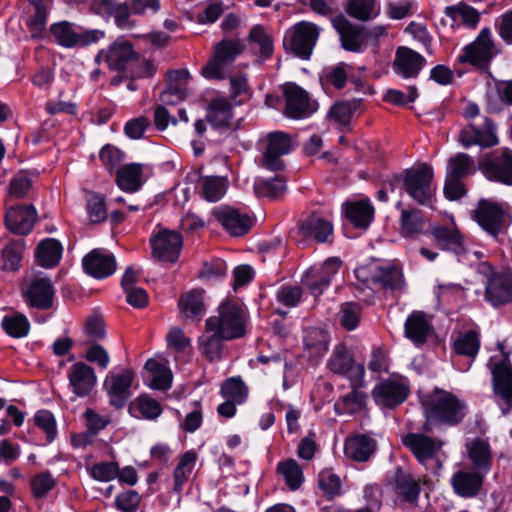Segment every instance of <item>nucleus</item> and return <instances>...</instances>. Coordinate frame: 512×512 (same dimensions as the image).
Masks as SVG:
<instances>
[{
    "instance_id": "nucleus-34",
    "label": "nucleus",
    "mask_w": 512,
    "mask_h": 512,
    "mask_svg": "<svg viewBox=\"0 0 512 512\" xmlns=\"http://www.w3.org/2000/svg\"><path fill=\"white\" fill-rule=\"evenodd\" d=\"M432 331L431 321L423 311H413L405 321V336L416 345H423Z\"/></svg>"
},
{
    "instance_id": "nucleus-5",
    "label": "nucleus",
    "mask_w": 512,
    "mask_h": 512,
    "mask_svg": "<svg viewBox=\"0 0 512 512\" xmlns=\"http://www.w3.org/2000/svg\"><path fill=\"white\" fill-rule=\"evenodd\" d=\"M321 28L313 22L300 21L285 33L283 45L295 56L308 60L317 44Z\"/></svg>"
},
{
    "instance_id": "nucleus-23",
    "label": "nucleus",
    "mask_w": 512,
    "mask_h": 512,
    "mask_svg": "<svg viewBox=\"0 0 512 512\" xmlns=\"http://www.w3.org/2000/svg\"><path fill=\"white\" fill-rule=\"evenodd\" d=\"M301 240L314 239L318 243H325L333 234V224L320 214L313 212L298 222V231Z\"/></svg>"
},
{
    "instance_id": "nucleus-63",
    "label": "nucleus",
    "mask_w": 512,
    "mask_h": 512,
    "mask_svg": "<svg viewBox=\"0 0 512 512\" xmlns=\"http://www.w3.org/2000/svg\"><path fill=\"white\" fill-rule=\"evenodd\" d=\"M221 393L225 399L232 400L240 404L246 398L247 389L241 379L230 378L223 383Z\"/></svg>"
},
{
    "instance_id": "nucleus-56",
    "label": "nucleus",
    "mask_w": 512,
    "mask_h": 512,
    "mask_svg": "<svg viewBox=\"0 0 512 512\" xmlns=\"http://www.w3.org/2000/svg\"><path fill=\"white\" fill-rule=\"evenodd\" d=\"M227 190V180L224 177L208 176L202 179L201 195L209 202L220 200Z\"/></svg>"
},
{
    "instance_id": "nucleus-12",
    "label": "nucleus",
    "mask_w": 512,
    "mask_h": 512,
    "mask_svg": "<svg viewBox=\"0 0 512 512\" xmlns=\"http://www.w3.org/2000/svg\"><path fill=\"white\" fill-rule=\"evenodd\" d=\"M327 368L334 374L346 376L351 385H364V366L355 362L344 344L335 346L327 361Z\"/></svg>"
},
{
    "instance_id": "nucleus-20",
    "label": "nucleus",
    "mask_w": 512,
    "mask_h": 512,
    "mask_svg": "<svg viewBox=\"0 0 512 512\" xmlns=\"http://www.w3.org/2000/svg\"><path fill=\"white\" fill-rule=\"evenodd\" d=\"M402 443L421 464L433 459L444 445L443 441L422 433H408L402 438Z\"/></svg>"
},
{
    "instance_id": "nucleus-31",
    "label": "nucleus",
    "mask_w": 512,
    "mask_h": 512,
    "mask_svg": "<svg viewBox=\"0 0 512 512\" xmlns=\"http://www.w3.org/2000/svg\"><path fill=\"white\" fill-rule=\"evenodd\" d=\"M333 25L340 35L342 47L345 50L359 52L366 40L365 29L349 22L344 17L333 21Z\"/></svg>"
},
{
    "instance_id": "nucleus-35",
    "label": "nucleus",
    "mask_w": 512,
    "mask_h": 512,
    "mask_svg": "<svg viewBox=\"0 0 512 512\" xmlns=\"http://www.w3.org/2000/svg\"><path fill=\"white\" fill-rule=\"evenodd\" d=\"M135 56L136 53L130 42L117 40L105 53V61L111 69L126 72Z\"/></svg>"
},
{
    "instance_id": "nucleus-11",
    "label": "nucleus",
    "mask_w": 512,
    "mask_h": 512,
    "mask_svg": "<svg viewBox=\"0 0 512 512\" xmlns=\"http://www.w3.org/2000/svg\"><path fill=\"white\" fill-rule=\"evenodd\" d=\"M21 294L29 307L47 310L53 306L55 289L48 277L34 275L23 280Z\"/></svg>"
},
{
    "instance_id": "nucleus-41",
    "label": "nucleus",
    "mask_w": 512,
    "mask_h": 512,
    "mask_svg": "<svg viewBox=\"0 0 512 512\" xmlns=\"http://www.w3.org/2000/svg\"><path fill=\"white\" fill-rule=\"evenodd\" d=\"M233 117L232 105L224 97L213 98L208 106L206 119L216 128H227Z\"/></svg>"
},
{
    "instance_id": "nucleus-42",
    "label": "nucleus",
    "mask_w": 512,
    "mask_h": 512,
    "mask_svg": "<svg viewBox=\"0 0 512 512\" xmlns=\"http://www.w3.org/2000/svg\"><path fill=\"white\" fill-rule=\"evenodd\" d=\"M361 102L360 99L337 102L331 106L328 118L339 126L342 131H349L352 116L360 108Z\"/></svg>"
},
{
    "instance_id": "nucleus-54",
    "label": "nucleus",
    "mask_w": 512,
    "mask_h": 512,
    "mask_svg": "<svg viewBox=\"0 0 512 512\" xmlns=\"http://www.w3.org/2000/svg\"><path fill=\"white\" fill-rule=\"evenodd\" d=\"M277 471L284 477L287 486L292 491L300 488L304 481L302 468L294 459L279 462Z\"/></svg>"
},
{
    "instance_id": "nucleus-49",
    "label": "nucleus",
    "mask_w": 512,
    "mask_h": 512,
    "mask_svg": "<svg viewBox=\"0 0 512 512\" xmlns=\"http://www.w3.org/2000/svg\"><path fill=\"white\" fill-rule=\"evenodd\" d=\"M197 454L194 451L185 452L173 473L174 485L173 492L180 494L183 490V485L189 480L190 475L195 467Z\"/></svg>"
},
{
    "instance_id": "nucleus-50",
    "label": "nucleus",
    "mask_w": 512,
    "mask_h": 512,
    "mask_svg": "<svg viewBox=\"0 0 512 512\" xmlns=\"http://www.w3.org/2000/svg\"><path fill=\"white\" fill-rule=\"evenodd\" d=\"M345 12L359 21H369L379 15L380 8L377 0H348Z\"/></svg>"
},
{
    "instance_id": "nucleus-16",
    "label": "nucleus",
    "mask_w": 512,
    "mask_h": 512,
    "mask_svg": "<svg viewBox=\"0 0 512 512\" xmlns=\"http://www.w3.org/2000/svg\"><path fill=\"white\" fill-rule=\"evenodd\" d=\"M135 374L130 369H125L119 374H110L105 378L104 388L109 396L110 404L116 409L124 407L131 396L130 388Z\"/></svg>"
},
{
    "instance_id": "nucleus-1",
    "label": "nucleus",
    "mask_w": 512,
    "mask_h": 512,
    "mask_svg": "<svg viewBox=\"0 0 512 512\" xmlns=\"http://www.w3.org/2000/svg\"><path fill=\"white\" fill-rule=\"evenodd\" d=\"M205 323L231 341L246 335L248 316L242 306L226 300L218 307L217 315L210 316Z\"/></svg>"
},
{
    "instance_id": "nucleus-30",
    "label": "nucleus",
    "mask_w": 512,
    "mask_h": 512,
    "mask_svg": "<svg viewBox=\"0 0 512 512\" xmlns=\"http://www.w3.org/2000/svg\"><path fill=\"white\" fill-rule=\"evenodd\" d=\"M485 475V473L478 470H460L453 474L451 484L457 495L464 498H472L481 491Z\"/></svg>"
},
{
    "instance_id": "nucleus-64",
    "label": "nucleus",
    "mask_w": 512,
    "mask_h": 512,
    "mask_svg": "<svg viewBox=\"0 0 512 512\" xmlns=\"http://www.w3.org/2000/svg\"><path fill=\"white\" fill-rule=\"evenodd\" d=\"M55 479L49 472H41L36 474L31 480V490L35 498L41 499L54 488Z\"/></svg>"
},
{
    "instance_id": "nucleus-26",
    "label": "nucleus",
    "mask_w": 512,
    "mask_h": 512,
    "mask_svg": "<svg viewBox=\"0 0 512 512\" xmlns=\"http://www.w3.org/2000/svg\"><path fill=\"white\" fill-rule=\"evenodd\" d=\"M485 299L494 307L505 305L512 300V279L507 273H494L488 279Z\"/></svg>"
},
{
    "instance_id": "nucleus-39",
    "label": "nucleus",
    "mask_w": 512,
    "mask_h": 512,
    "mask_svg": "<svg viewBox=\"0 0 512 512\" xmlns=\"http://www.w3.org/2000/svg\"><path fill=\"white\" fill-rule=\"evenodd\" d=\"M393 490L397 497L409 503H415L421 491L419 482L401 467L396 469Z\"/></svg>"
},
{
    "instance_id": "nucleus-9",
    "label": "nucleus",
    "mask_w": 512,
    "mask_h": 512,
    "mask_svg": "<svg viewBox=\"0 0 512 512\" xmlns=\"http://www.w3.org/2000/svg\"><path fill=\"white\" fill-rule=\"evenodd\" d=\"M471 216L485 232L496 238L504 230L508 213L501 203L480 199Z\"/></svg>"
},
{
    "instance_id": "nucleus-32",
    "label": "nucleus",
    "mask_w": 512,
    "mask_h": 512,
    "mask_svg": "<svg viewBox=\"0 0 512 512\" xmlns=\"http://www.w3.org/2000/svg\"><path fill=\"white\" fill-rule=\"evenodd\" d=\"M84 270L95 278H105L116 270V261L112 254L95 249L83 259Z\"/></svg>"
},
{
    "instance_id": "nucleus-48",
    "label": "nucleus",
    "mask_w": 512,
    "mask_h": 512,
    "mask_svg": "<svg viewBox=\"0 0 512 512\" xmlns=\"http://www.w3.org/2000/svg\"><path fill=\"white\" fill-rule=\"evenodd\" d=\"M329 336L320 328H308L304 334V348L310 357L320 358L328 350Z\"/></svg>"
},
{
    "instance_id": "nucleus-10",
    "label": "nucleus",
    "mask_w": 512,
    "mask_h": 512,
    "mask_svg": "<svg viewBox=\"0 0 512 512\" xmlns=\"http://www.w3.org/2000/svg\"><path fill=\"white\" fill-rule=\"evenodd\" d=\"M498 53L491 30L483 28L477 38L465 46L458 57L460 63H469L479 69H487L493 57Z\"/></svg>"
},
{
    "instance_id": "nucleus-51",
    "label": "nucleus",
    "mask_w": 512,
    "mask_h": 512,
    "mask_svg": "<svg viewBox=\"0 0 512 512\" xmlns=\"http://www.w3.org/2000/svg\"><path fill=\"white\" fill-rule=\"evenodd\" d=\"M145 370L151 373L150 387L157 390H167L171 386L172 372L165 365L154 359L146 361Z\"/></svg>"
},
{
    "instance_id": "nucleus-37",
    "label": "nucleus",
    "mask_w": 512,
    "mask_h": 512,
    "mask_svg": "<svg viewBox=\"0 0 512 512\" xmlns=\"http://www.w3.org/2000/svg\"><path fill=\"white\" fill-rule=\"evenodd\" d=\"M190 74L187 70H176L169 73L167 88L161 93L164 104L172 105L187 97V85Z\"/></svg>"
},
{
    "instance_id": "nucleus-24",
    "label": "nucleus",
    "mask_w": 512,
    "mask_h": 512,
    "mask_svg": "<svg viewBox=\"0 0 512 512\" xmlns=\"http://www.w3.org/2000/svg\"><path fill=\"white\" fill-rule=\"evenodd\" d=\"M226 341L230 340L224 339L220 333L208 327L205 323L204 331L197 341L198 351L207 361L211 363L219 362L227 352Z\"/></svg>"
},
{
    "instance_id": "nucleus-21",
    "label": "nucleus",
    "mask_w": 512,
    "mask_h": 512,
    "mask_svg": "<svg viewBox=\"0 0 512 512\" xmlns=\"http://www.w3.org/2000/svg\"><path fill=\"white\" fill-rule=\"evenodd\" d=\"M492 383L495 394L506 404L503 413L507 414L512 407V365L507 356L491 367Z\"/></svg>"
},
{
    "instance_id": "nucleus-15",
    "label": "nucleus",
    "mask_w": 512,
    "mask_h": 512,
    "mask_svg": "<svg viewBox=\"0 0 512 512\" xmlns=\"http://www.w3.org/2000/svg\"><path fill=\"white\" fill-rule=\"evenodd\" d=\"M285 97L284 114L293 119L305 118L315 110L308 93L294 83H287L283 87Z\"/></svg>"
},
{
    "instance_id": "nucleus-27",
    "label": "nucleus",
    "mask_w": 512,
    "mask_h": 512,
    "mask_svg": "<svg viewBox=\"0 0 512 512\" xmlns=\"http://www.w3.org/2000/svg\"><path fill=\"white\" fill-rule=\"evenodd\" d=\"M96 12L102 16H112L115 24L121 29H130L136 25L131 19V4L126 2H117L116 0H96L94 2Z\"/></svg>"
},
{
    "instance_id": "nucleus-46",
    "label": "nucleus",
    "mask_w": 512,
    "mask_h": 512,
    "mask_svg": "<svg viewBox=\"0 0 512 512\" xmlns=\"http://www.w3.org/2000/svg\"><path fill=\"white\" fill-rule=\"evenodd\" d=\"M62 255V246L59 241L48 238L41 241L36 249V259L40 266L52 268L56 266Z\"/></svg>"
},
{
    "instance_id": "nucleus-58",
    "label": "nucleus",
    "mask_w": 512,
    "mask_h": 512,
    "mask_svg": "<svg viewBox=\"0 0 512 512\" xmlns=\"http://www.w3.org/2000/svg\"><path fill=\"white\" fill-rule=\"evenodd\" d=\"M403 285L404 279L400 268L393 265L382 266L378 264L376 286L389 289H400Z\"/></svg>"
},
{
    "instance_id": "nucleus-33",
    "label": "nucleus",
    "mask_w": 512,
    "mask_h": 512,
    "mask_svg": "<svg viewBox=\"0 0 512 512\" xmlns=\"http://www.w3.org/2000/svg\"><path fill=\"white\" fill-rule=\"evenodd\" d=\"M430 235L435 246L441 250L459 252L463 249V235L455 224L448 226L435 225L431 227Z\"/></svg>"
},
{
    "instance_id": "nucleus-17",
    "label": "nucleus",
    "mask_w": 512,
    "mask_h": 512,
    "mask_svg": "<svg viewBox=\"0 0 512 512\" xmlns=\"http://www.w3.org/2000/svg\"><path fill=\"white\" fill-rule=\"evenodd\" d=\"M212 214L217 222L234 237L245 235L253 226L250 215L229 206L214 208Z\"/></svg>"
},
{
    "instance_id": "nucleus-45",
    "label": "nucleus",
    "mask_w": 512,
    "mask_h": 512,
    "mask_svg": "<svg viewBox=\"0 0 512 512\" xmlns=\"http://www.w3.org/2000/svg\"><path fill=\"white\" fill-rule=\"evenodd\" d=\"M445 14L451 18L454 24H462L470 29H475L480 21V13L464 2L447 6Z\"/></svg>"
},
{
    "instance_id": "nucleus-19",
    "label": "nucleus",
    "mask_w": 512,
    "mask_h": 512,
    "mask_svg": "<svg viewBox=\"0 0 512 512\" xmlns=\"http://www.w3.org/2000/svg\"><path fill=\"white\" fill-rule=\"evenodd\" d=\"M183 239L180 233L176 231L163 230L151 239L153 256L160 261L176 262Z\"/></svg>"
},
{
    "instance_id": "nucleus-2",
    "label": "nucleus",
    "mask_w": 512,
    "mask_h": 512,
    "mask_svg": "<svg viewBox=\"0 0 512 512\" xmlns=\"http://www.w3.org/2000/svg\"><path fill=\"white\" fill-rule=\"evenodd\" d=\"M464 117L469 121L467 127L462 129L459 135V141L464 147L476 144L482 147H492L497 144L498 140L491 120L480 114V109L476 104L469 103L465 107Z\"/></svg>"
},
{
    "instance_id": "nucleus-14",
    "label": "nucleus",
    "mask_w": 512,
    "mask_h": 512,
    "mask_svg": "<svg viewBox=\"0 0 512 512\" xmlns=\"http://www.w3.org/2000/svg\"><path fill=\"white\" fill-rule=\"evenodd\" d=\"M340 266L339 258H329L321 266L311 267L303 276L302 285L314 296H319L328 287L332 277L338 273Z\"/></svg>"
},
{
    "instance_id": "nucleus-3",
    "label": "nucleus",
    "mask_w": 512,
    "mask_h": 512,
    "mask_svg": "<svg viewBox=\"0 0 512 512\" xmlns=\"http://www.w3.org/2000/svg\"><path fill=\"white\" fill-rule=\"evenodd\" d=\"M428 421L455 425L464 418L465 406L453 394L436 391L423 402Z\"/></svg>"
},
{
    "instance_id": "nucleus-55",
    "label": "nucleus",
    "mask_w": 512,
    "mask_h": 512,
    "mask_svg": "<svg viewBox=\"0 0 512 512\" xmlns=\"http://www.w3.org/2000/svg\"><path fill=\"white\" fill-rule=\"evenodd\" d=\"M286 191V181L283 177L276 176L273 179L257 180L254 184V192L258 197L277 199Z\"/></svg>"
},
{
    "instance_id": "nucleus-28",
    "label": "nucleus",
    "mask_w": 512,
    "mask_h": 512,
    "mask_svg": "<svg viewBox=\"0 0 512 512\" xmlns=\"http://www.w3.org/2000/svg\"><path fill=\"white\" fill-rule=\"evenodd\" d=\"M377 450V441L368 434H354L344 443L345 456L355 462H367Z\"/></svg>"
},
{
    "instance_id": "nucleus-13",
    "label": "nucleus",
    "mask_w": 512,
    "mask_h": 512,
    "mask_svg": "<svg viewBox=\"0 0 512 512\" xmlns=\"http://www.w3.org/2000/svg\"><path fill=\"white\" fill-rule=\"evenodd\" d=\"M478 168L487 179L512 185V152L508 149L496 150L485 155Z\"/></svg>"
},
{
    "instance_id": "nucleus-62",
    "label": "nucleus",
    "mask_w": 512,
    "mask_h": 512,
    "mask_svg": "<svg viewBox=\"0 0 512 512\" xmlns=\"http://www.w3.org/2000/svg\"><path fill=\"white\" fill-rule=\"evenodd\" d=\"M361 318V306L354 302H346L341 305L339 321L346 330H354Z\"/></svg>"
},
{
    "instance_id": "nucleus-29",
    "label": "nucleus",
    "mask_w": 512,
    "mask_h": 512,
    "mask_svg": "<svg viewBox=\"0 0 512 512\" xmlns=\"http://www.w3.org/2000/svg\"><path fill=\"white\" fill-rule=\"evenodd\" d=\"M68 379L74 394L78 397L88 396L97 381L94 369L84 362H76L70 367Z\"/></svg>"
},
{
    "instance_id": "nucleus-61",
    "label": "nucleus",
    "mask_w": 512,
    "mask_h": 512,
    "mask_svg": "<svg viewBox=\"0 0 512 512\" xmlns=\"http://www.w3.org/2000/svg\"><path fill=\"white\" fill-rule=\"evenodd\" d=\"M318 485L328 499L338 496L341 492V480L332 469H324L319 473Z\"/></svg>"
},
{
    "instance_id": "nucleus-47",
    "label": "nucleus",
    "mask_w": 512,
    "mask_h": 512,
    "mask_svg": "<svg viewBox=\"0 0 512 512\" xmlns=\"http://www.w3.org/2000/svg\"><path fill=\"white\" fill-rule=\"evenodd\" d=\"M248 43L254 53L263 59L269 58L273 53V39L261 25L251 28L248 35Z\"/></svg>"
},
{
    "instance_id": "nucleus-18",
    "label": "nucleus",
    "mask_w": 512,
    "mask_h": 512,
    "mask_svg": "<svg viewBox=\"0 0 512 512\" xmlns=\"http://www.w3.org/2000/svg\"><path fill=\"white\" fill-rule=\"evenodd\" d=\"M409 395V387L403 380L387 379L378 383L372 396L378 405L394 408L403 403Z\"/></svg>"
},
{
    "instance_id": "nucleus-52",
    "label": "nucleus",
    "mask_w": 512,
    "mask_h": 512,
    "mask_svg": "<svg viewBox=\"0 0 512 512\" xmlns=\"http://www.w3.org/2000/svg\"><path fill=\"white\" fill-rule=\"evenodd\" d=\"M502 104L512 105V81H499L495 91L487 93V108L490 112L500 111Z\"/></svg>"
},
{
    "instance_id": "nucleus-43",
    "label": "nucleus",
    "mask_w": 512,
    "mask_h": 512,
    "mask_svg": "<svg viewBox=\"0 0 512 512\" xmlns=\"http://www.w3.org/2000/svg\"><path fill=\"white\" fill-rule=\"evenodd\" d=\"M143 166L131 163L120 167L116 173V183L123 191L135 192L142 186Z\"/></svg>"
},
{
    "instance_id": "nucleus-25",
    "label": "nucleus",
    "mask_w": 512,
    "mask_h": 512,
    "mask_svg": "<svg viewBox=\"0 0 512 512\" xmlns=\"http://www.w3.org/2000/svg\"><path fill=\"white\" fill-rule=\"evenodd\" d=\"M425 64L426 59L418 52L408 47H399L393 61V69L405 79L416 78Z\"/></svg>"
},
{
    "instance_id": "nucleus-53",
    "label": "nucleus",
    "mask_w": 512,
    "mask_h": 512,
    "mask_svg": "<svg viewBox=\"0 0 512 512\" xmlns=\"http://www.w3.org/2000/svg\"><path fill=\"white\" fill-rule=\"evenodd\" d=\"M204 290L194 289L179 299V308L186 317L201 316L205 312L203 302Z\"/></svg>"
},
{
    "instance_id": "nucleus-40",
    "label": "nucleus",
    "mask_w": 512,
    "mask_h": 512,
    "mask_svg": "<svg viewBox=\"0 0 512 512\" xmlns=\"http://www.w3.org/2000/svg\"><path fill=\"white\" fill-rule=\"evenodd\" d=\"M466 449L475 470L487 474L492 465V452L488 441L476 438L466 444Z\"/></svg>"
},
{
    "instance_id": "nucleus-4",
    "label": "nucleus",
    "mask_w": 512,
    "mask_h": 512,
    "mask_svg": "<svg viewBox=\"0 0 512 512\" xmlns=\"http://www.w3.org/2000/svg\"><path fill=\"white\" fill-rule=\"evenodd\" d=\"M405 192L419 205H430L435 194L433 170L427 164L406 169L398 176Z\"/></svg>"
},
{
    "instance_id": "nucleus-22",
    "label": "nucleus",
    "mask_w": 512,
    "mask_h": 512,
    "mask_svg": "<svg viewBox=\"0 0 512 512\" xmlns=\"http://www.w3.org/2000/svg\"><path fill=\"white\" fill-rule=\"evenodd\" d=\"M37 221L33 205H18L7 209L4 217L6 228L17 235L29 234Z\"/></svg>"
},
{
    "instance_id": "nucleus-7",
    "label": "nucleus",
    "mask_w": 512,
    "mask_h": 512,
    "mask_svg": "<svg viewBox=\"0 0 512 512\" xmlns=\"http://www.w3.org/2000/svg\"><path fill=\"white\" fill-rule=\"evenodd\" d=\"M245 49V45L239 39H223L214 47L213 57L203 67L205 78L222 80L226 77L227 67Z\"/></svg>"
},
{
    "instance_id": "nucleus-44",
    "label": "nucleus",
    "mask_w": 512,
    "mask_h": 512,
    "mask_svg": "<svg viewBox=\"0 0 512 512\" xmlns=\"http://www.w3.org/2000/svg\"><path fill=\"white\" fill-rule=\"evenodd\" d=\"M352 391L336 401L334 408L338 414H356L361 412L366 405L367 394L360 391L363 385H351Z\"/></svg>"
},
{
    "instance_id": "nucleus-36",
    "label": "nucleus",
    "mask_w": 512,
    "mask_h": 512,
    "mask_svg": "<svg viewBox=\"0 0 512 512\" xmlns=\"http://www.w3.org/2000/svg\"><path fill=\"white\" fill-rule=\"evenodd\" d=\"M346 218L355 228L366 230L374 218V207L368 199L343 204Z\"/></svg>"
},
{
    "instance_id": "nucleus-38",
    "label": "nucleus",
    "mask_w": 512,
    "mask_h": 512,
    "mask_svg": "<svg viewBox=\"0 0 512 512\" xmlns=\"http://www.w3.org/2000/svg\"><path fill=\"white\" fill-rule=\"evenodd\" d=\"M426 221L423 212L417 208L401 210L399 233L404 238H416L425 232Z\"/></svg>"
},
{
    "instance_id": "nucleus-6",
    "label": "nucleus",
    "mask_w": 512,
    "mask_h": 512,
    "mask_svg": "<svg viewBox=\"0 0 512 512\" xmlns=\"http://www.w3.org/2000/svg\"><path fill=\"white\" fill-rule=\"evenodd\" d=\"M259 148L262 152L261 166L271 171H279L285 166L282 157L292 150V138L288 133L273 131L260 139Z\"/></svg>"
},
{
    "instance_id": "nucleus-8",
    "label": "nucleus",
    "mask_w": 512,
    "mask_h": 512,
    "mask_svg": "<svg viewBox=\"0 0 512 512\" xmlns=\"http://www.w3.org/2000/svg\"><path fill=\"white\" fill-rule=\"evenodd\" d=\"M49 30L55 42L64 48L86 47L104 37L101 30H85L68 21L54 23Z\"/></svg>"
},
{
    "instance_id": "nucleus-57",
    "label": "nucleus",
    "mask_w": 512,
    "mask_h": 512,
    "mask_svg": "<svg viewBox=\"0 0 512 512\" xmlns=\"http://www.w3.org/2000/svg\"><path fill=\"white\" fill-rule=\"evenodd\" d=\"M454 350L459 355L474 358L480 348V337L476 330H469L454 341Z\"/></svg>"
},
{
    "instance_id": "nucleus-59",
    "label": "nucleus",
    "mask_w": 512,
    "mask_h": 512,
    "mask_svg": "<svg viewBox=\"0 0 512 512\" xmlns=\"http://www.w3.org/2000/svg\"><path fill=\"white\" fill-rule=\"evenodd\" d=\"M474 172L475 162L469 155L458 153L449 159L447 175L461 179Z\"/></svg>"
},
{
    "instance_id": "nucleus-60",
    "label": "nucleus",
    "mask_w": 512,
    "mask_h": 512,
    "mask_svg": "<svg viewBox=\"0 0 512 512\" xmlns=\"http://www.w3.org/2000/svg\"><path fill=\"white\" fill-rule=\"evenodd\" d=\"M2 327L9 336L21 338L28 334L30 324L25 315L18 313L14 316H5L2 320Z\"/></svg>"
}]
</instances>
